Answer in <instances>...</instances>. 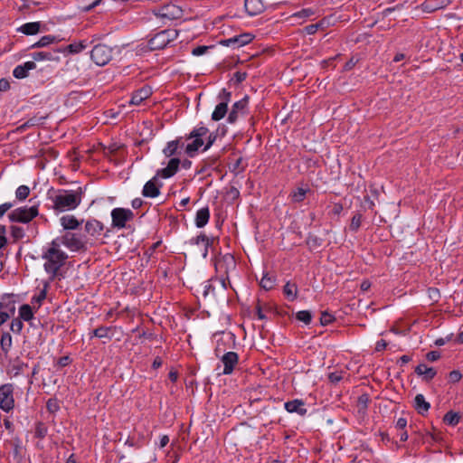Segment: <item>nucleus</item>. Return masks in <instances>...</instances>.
I'll return each mask as SVG.
<instances>
[{"instance_id": "f257e3e1", "label": "nucleus", "mask_w": 463, "mask_h": 463, "mask_svg": "<svg viewBox=\"0 0 463 463\" xmlns=\"http://www.w3.org/2000/svg\"><path fill=\"white\" fill-rule=\"evenodd\" d=\"M42 258L45 260L43 264L45 271L54 278L57 276L60 269L65 264L68 255L61 249L59 240L55 239L43 251Z\"/></svg>"}, {"instance_id": "f03ea898", "label": "nucleus", "mask_w": 463, "mask_h": 463, "mask_svg": "<svg viewBox=\"0 0 463 463\" xmlns=\"http://www.w3.org/2000/svg\"><path fill=\"white\" fill-rule=\"evenodd\" d=\"M51 200L52 209L56 213H63L76 209L81 202V192L73 190H60Z\"/></svg>"}, {"instance_id": "7ed1b4c3", "label": "nucleus", "mask_w": 463, "mask_h": 463, "mask_svg": "<svg viewBox=\"0 0 463 463\" xmlns=\"http://www.w3.org/2000/svg\"><path fill=\"white\" fill-rule=\"evenodd\" d=\"M57 239L71 251H86L88 249L89 238L82 233L68 232Z\"/></svg>"}, {"instance_id": "20e7f679", "label": "nucleus", "mask_w": 463, "mask_h": 463, "mask_svg": "<svg viewBox=\"0 0 463 463\" xmlns=\"http://www.w3.org/2000/svg\"><path fill=\"white\" fill-rule=\"evenodd\" d=\"M208 133L209 129L204 126H198L190 132L186 137V140H193L191 143H188L184 148L185 153L189 156H194L199 148L204 144L203 137Z\"/></svg>"}, {"instance_id": "39448f33", "label": "nucleus", "mask_w": 463, "mask_h": 463, "mask_svg": "<svg viewBox=\"0 0 463 463\" xmlns=\"http://www.w3.org/2000/svg\"><path fill=\"white\" fill-rule=\"evenodd\" d=\"M38 204L30 207L23 206L13 210L8 214L11 222L28 223L39 214Z\"/></svg>"}, {"instance_id": "423d86ee", "label": "nucleus", "mask_w": 463, "mask_h": 463, "mask_svg": "<svg viewBox=\"0 0 463 463\" xmlns=\"http://www.w3.org/2000/svg\"><path fill=\"white\" fill-rule=\"evenodd\" d=\"M214 266L216 271L222 275V284L225 288V280L228 279L229 272L235 269L236 260L232 254L227 253L216 257Z\"/></svg>"}, {"instance_id": "0eeeda50", "label": "nucleus", "mask_w": 463, "mask_h": 463, "mask_svg": "<svg viewBox=\"0 0 463 463\" xmlns=\"http://www.w3.org/2000/svg\"><path fill=\"white\" fill-rule=\"evenodd\" d=\"M176 35L177 33L171 30L161 31L148 41V47L150 50L164 49Z\"/></svg>"}, {"instance_id": "6e6552de", "label": "nucleus", "mask_w": 463, "mask_h": 463, "mask_svg": "<svg viewBox=\"0 0 463 463\" xmlns=\"http://www.w3.org/2000/svg\"><path fill=\"white\" fill-rule=\"evenodd\" d=\"M90 58L97 65L104 66L112 58V48L106 44H97L90 52Z\"/></svg>"}, {"instance_id": "1a4fd4ad", "label": "nucleus", "mask_w": 463, "mask_h": 463, "mask_svg": "<svg viewBox=\"0 0 463 463\" xmlns=\"http://www.w3.org/2000/svg\"><path fill=\"white\" fill-rule=\"evenodd\" d=\"M153 14L164 20H175L183 15V10L180 6L174 4H167L153 10Z\"/></svg>"}, {"instance_id": "9d476101", "label": "nucleus", "mask_w": 463, "mask_h": 463, "mask_svg": "<svg viewBox=\"0 0 463 463\" xmlns=\"http://www.w3.org/2000/svg\"><path fill=\"white\" fill-rule=\"evenodd\" d=\"M112 226L121 229L126 226L127 222L134 218L131 210L126 208H115L111 212Z\"/></svg>"}, {"instance_id": "9b49d317", "label": "nucleus", "mask_w": 463, "mask_h": 463, "mask_svg": "<svg viewBox=\"0 0 463 463\" xmlns=\"http://www.w3.org/2000/svg\"><path fill=\"white\" fill-rule=\"evenodd\" d=\"M14 388L12 384H3L0 386V408L5 411H10L14 406Z\"/></svg>"}, {"instance_id": "f8f14e48", "label": "nucleus", "mask_w": 463, "mask_h": 463, "mask_svg": "<svg viewBox=\"0 0 463 463\" xmlns=\"http://www.w3.org/2000/svg\"><path fill=\"white\" fill-rule=\"evenodd\" d=\"M180 164L181 160L178 157H172L165 167L157 171L156 176H160L164 179L174 176L177 173Z\"/></svg>"}, {"instance_id": "ddd939ff", "label": "nucleus", "mask_w": 463, "mask_h": 463, "mask_svg": "<svg viewBox=\"0 0 463 463\" xmlns=\"http://www.w3.org/2000/svg\"><path fill=\"white\" fill-rule=\"evenodd\" d=\"M253 40V36L250 33L239 34L226 40L222 41V44L224 46H231L233 48H239L248 44Z\"/></svg>"}, {"instance_id": "4468645a", "label": "nucleus", "mask_w": 463, "mask_h": 463, "mask_svg": "<svg viewBox=\"0 0 463 463\" xmlns=\"http://www.w3.org/2000/svg\"><path fill=\"white\" fill-rule=\"evenodd\" d=\"M221 361L224 365L222 373L231 374L239 362V355L235 352H227L222 356Z\"/></svg>"}, {"instance_id": "2eb2a0df", "label": "nucleus", "mask_w": 463, "mask_h": 463, "mask_svg": "<svg viewBox=\"0 0 463 463\" xmlns=\"http://www.w3.org/2000/svg\"><path fill=\"white\" fill-rule=\"evenodd\" d=\"M84 230L90 237L98 239L102 235L104 225L101 222L91 219L86 222Z\"/></svg>"}, {"instance_id": "dca6fc26", "label": "nucleus", "mask_w": 463, "mask_h": 463, "mask_svg": "<svg viewBox=\"0 0 463 463\" xmlns=\"http://www.w3.org/2000/svg\"><path fill=\"white\" fill-rule=\"evenodd\" d=\"M248 105V97H244L241 100L235 102L231 112L228 115V122L233 124L237 121L239 114H244Z\"/></svg>"}, {"instance_id": "f3484780", "label": "nucleus", "mask_w": 463, "mask_h": 463, "mask_svg": "<svg viewBox=\"0 0 463 463\" xmlns=\"http://www.w3.org/2000/svg\"><path fill=\"white\" fill-rule=\"evenodd\" d=\"M284 407L288 412L297 413L300 416L306 415L307 411L305 407V402L299 399L285 402Z\"/></svg>"}, {"instance_id": "a211bd4d", "label": "nucleus", "mask_w": 463, "mask_h": 463, "mask_svg": "<svg viewBox=\"0 0 463 463\" xmlns=\"http://www.w3.org/2000/svg\"><path fill=\"white\" fill-rule=\"evenodd\" d=\"M184 146L182 138H177L167 142L166 146L163 149V154L165 157H172L174 156L180 155L179 149Z\"/></svg>"}, {"instance_id": "6ab92c4d", "label": "nucleus", "mask_w": 463, "mask_h": 463, "mask_svg": "<svg viewBox=\"0 0 463 463\" xmlns=\"http://www.w3.org/2000/svg\"><path fill=\"white\" fill-rule=\"evenodd\" d=\"M142 194L145 197L155 198L160 194V188L156 184V176L147 181L142 190Z\"/></svg>"}, {"instance_id": "aec40b11", "label": "nucleus", "mask_w": 463, "mask_h": 463, "mask_svg": "<svg viewBox=\"0 0 463 463\" xmlns=\"http://www.w3.org/2000/svg\"><path fill=\"white\" fill-rule=\"evenodd\" d=\"M152 95V90L148 86H145L132 94L130 104L140 105L144 100Z\"/></svg>"}, {"instance_id": "412c9836", "label": "nucleus", "mask_w": 463, "mask_h": 463, "mask_svg": "<svg viewBox=\"0 0 463 463\" xmlns=\"http://www.w3.org/2000/svg\"><path fill=\"white\" fill-rule=\"evenodd\" d=\"M244 7L247 14L250 16L260 14L264 10V5L261 0H245Z\"/></svg>"}, {"instance_id": "4be33fe9", "label": "nucleus", "mask_w": 463, "mask_h": 463, "mask_svg": "<svg viewBox=\"0 0 463 463\" xmlns=\"http://www.w3.org/2000/svg\"><path fill=\"white\" fill-rule=\"evenodd\" d=\"M36 64L34 61H26L22 65L16 66L13 71V75L16 79H24L27 77L29 71L34 70Z\"/></svg>"}, {"instance_id": "5701e85b", "label": "nucleus", "mask_w": 463, "mask_h": 463, "mask_svg": "<svg viewBox=\"0 0 463 463\" xmlns=\"http://www.w3.org/2000/svg\"><path fill=\"white\" fill-rule=\"evenodd\" d=\"M415 373L418 375L422 376L423 380L426 381V382H429V381L432 380L436 376V374H437V372H436V370L433 367H428L424 364H419L415 368Z\"/></svg>"}, {"instance_id": "b1692460", "label": "nucleus", "mask_w": 463, "mask_h": 463, "mask_svg": "<svg viewBox=\"0 0 463 463\" xmlns=\"http://www.w3.org/2000/svg\"><path fill=\"white\" fill-rule=\"evenodd\" d=\"M0 310L13 316L15 312V301L12 296H4L0 302Z\"/></svg>"}, {"instance_id": "393cba45", "label": "nucleus", "mask_w": 463, "mask_h": 463, "mask_svg": "<svg viewBox=\"0 0 463 463\" xmlns=\"http://www.w3.org/2000/svg\"><path fill=\"white\" fill-rule=\"evenodd\" d=\"M430 403L422 394H417L414 398V408L418 413L424 415L430 409Z\"/></svg>"}, {"instance_id": "a878e982", "label": "nucleus", "mask_w": 463, "mask_h": 463, "mask_svg": "<svg viewBox=\"0 0 463 463\" xmlns=\"http://www.w3.org/2000/svg\"><path fill=\"white\" fill-rule=\"evenodd\" d=\"M210 218V211L208 207L201 208L197 211L196 216H195V225L198 228L204 227L207 222H209Z\"/></svg>"}, {"instance_id": "bb28decb", "label": "nucleus", "mask_w": 463, "mask_h": 463, "mask_svg": "<svg viewBox=\"0 0 463 463\" xmlns=\"http://www.w3.org/2000/svg\"><path fill=\"white\" fill-rule=\"evenodd\" d=\"M60 222L64 230H76L80 224L74 215H63Z\"/></svg>"}, {"instance_id": "cd10ccee", "label": "nucleus", "mask_w": 463, "mask_h": 463, "mask_svg": "<svg viewBox=\"0 0 463 463\" xmlns=\"http://www.w3.org/2000/svg\"><path fill=\"white\" fill-rule=\"evenodd\" d=\"M228 110L227 101L220 102L212 114V119L218 121L224 118Z\"/></svg>"}, {"instance_id": "c85d7f7f", "label": "nucleus", "mask_w": 463, "mask_h": 463, "mask_svg": "<svg viewBox=\"0 0 463 463\" xmlns=\"http://www.w3.org/2000/svg\"><path fill=\"white\" fill-rule=\"evenodd\" d=\"M329 25V20L327 18H324L320 20L318 23L312 24L307 25L304 30L306 33L307 34H314L316 33L319 29H324Z\"/></svg>"}, {"instance_id": "c756f323", "label": "nucleus", "mask_w": 463, "mask_h": 463, "mask_svg": "<svg viewBox=\"0 0 463 463\" xmlns=\"http://www.w3.org/2000/svg\"><path fill=\"white\" fill-rule=\"evenodd\" d=\"M283 293L289 301H294L298 297L297 285L288 281L283 287Z\"/></svg>"}, {"instance_id": "7c9ffc66", "label": "nucleus", "mask_w": 463, "mask_h": 463, "mask_svg": "<svg viewBox=\"0 0 463 463\" xmlns=\"http://www.w3.org/2000/svg\"><path fill=\"white\" fill-rule=\"evenodd\" d=\"M40 27L39 22L26 23L19 28V31L26 35H33L39 33Z\"/></svg>"}, {"instance_id": "2f4dec72", "label": "nucleus", "mask_w": 463, "mask_h": 463, "mask_svg": "<svg viewBox=\"0 0 463 463\" xmlns=\"http://www.w3.org/2000/svg\"><path fill=\"white\" fill-rule=\"evenodd\" d=\"M434 2H435V0H425V2L422 4L423 10L430 13L435 10L443 8L449 3V0H447L446 2L443 1L441 3H434Z\"/></svg>"}, {"instance_id": "473e14b6", "label": "nucleus", "mask_w": 463, "mask_h": 463, "mask_svg": "<svg viewBox=\"0 0 463 463\" xmlns=\"http://www.w3.org/2000/svg\"><path fill=\"white\" fill-rule=\"evenodd\" d=\"M32 57L33 59V61H58L59 60V57L58 56H55L53 52H33L32 54Z\"/></svg>"}, {"instance_id": "72a5a7b5", "label": "nucleus", "mask_w": 463, "mask_h": 463, "mask_svg": "<svg viewBox=\"0 0 463 463\" xmlns=\"http://www.w3.org/2000/svg\"><path fill=\"white\" fill-rule=\"evenodd\" d=\"M12 346V336L9 333H3L0 339V347L6 355Z\"/></svg>"}, {"instance_id": "f704fd0d", "label": "nucleus", "mask_w": 463, "mask_h": 463, "mask_svg": "<svg viewBox=\"0 0 463 463\" xmlns=\"http://www.w3.org/2000/svg\"><path fill=\"white\" fill-rule=\"evenodd\" d=\"M460 419L461 416L459 413L449 411L444 415L443 420L448 425L456 426Z\"/></svg>"}, {"instance_id": "c9c22d12", "label": "nucleus", "mask_w": 463, "mask_h": 463, "mask_svg": "<svg viewBox=\"0 0 463 463\" xmlns=\"http://www.w3.org/2000/svg\"><path fill=\"white\" fill-rule=\"evenodd\" d=\"M89 46V43L87 40H83L78 43H72L67 46V50L71 53H79L85 50Z\"/></svg>"}, {"instance_id": "e433bc0d", "label": "nucleus", "mask_w": 463, "mask_h": 463, "mask_svg": "<svg viewBox=\"0 0 463 463\" xmlns=\"http://www.w3.org/2000/svg\"><path fill=\"white\" fill-rule=\"evenodd\" d=\"M33 317V309L30 305L24 304L19 308V318L29 321Z\"/></svg>"}, {"instance_id": "4c0bfd02", "label": "nucleus", "mask_w": 463, "mask_h": 463, "mask_svg": "<svg viewBox=\"0 0 463 463\" xmlns=\"http://www.w3.org/2000/svg\"><path fill=\"white\" fill-rule=\"evenodd\" d=\"M308 191H309L308 189H304V188H301V187L297 188L295 191H293L291 193V199H292V201L294 203H300V202H302L305 199L306 194H307V193Z\"/></svg>"}, {"instance_id": "58836bf2", "label": "nucleus", "mask_w": 463, "mask_h": 463, "mask_svg": "<svg viewBox=\"0 0 463 463\" xmlns=\"http://www.w3.org/2000/svg\"><path fill=\"white\" fill-rule=\"evenodd\" d=\"M56 42V37L52 35H44L38 42L33 44L32 48L45 47L52 43Z\"/></svg>"}, {"instance_id": "ea45409f", "label": "nucleus", "mask_w": 463, "mask_h": 463, "mask_svg": "<svg viewBox=\"0 0 463 463\" xmlns=\"http://www.w3.org/2000/svg\"><path fill=\"white\" fill-rule=\"evenodd\" d=\"M260 285L265 290H269L275 285V279H274V277H271L269 274H265V275H263L262 279H260Z\"/></svg>"}, {"instance_id": "a19ab883", "label": "nucleus", "mask_w": 463, "mask_h": 463, "mask_svg": "<svg viewBox=\"0 0 463 463\" xmlns=\"http://www.w3.org/2000/svg\"><path fill=\"white\" fill-rule=\"evenodd\" d=\"M30 194V188L27 185H20L15 191V198L23 202L24 201Z\"/></svg>"}, {"instance_id": "79ce46f5", "label": "nucleus", "mask_w": 463, "mask_h": 463, "mask_svg": "<svg viewBox=\"0 0 463 463\" xmlns=\"http://www.w3.org/2000/svg\"><path fill=\"white\" fill-rule=\"evenodd\" d=\"M48 428L43 422H37L35 424L34 436L38 439H43L46 437Z\"/></svg>"}, {"instance_id": "37998d69", "label": "nucleus", "mask_w": 463, "mask_h": 463, "mask_svg": "<svg viewBox=\"0 0 463 463\" xmlns=\"http://www.w3.org/2000/svg\"><path fill=\"white\" fill-rule=\"evenodd\" d=\"M296 318L298 321H301V322L305 323L306 325H308L312 320V315H311L310 311L302 310V311H298L296 314Z\"/></svg>"}, {"instance_id": "c03bdc74", "label": "nucleus", "mask_w": 463, "mask_h": 463, "mask_svg": "<svg viewBox=\"0 0 463 463\" xmlns=\"http://www.w3.org/2000/svg\"><path fill=\"white\" fill-rule=\"evenodd\" d=\"M362 218H363V216L359 213H355L353 216V218L351 220L350 226H349V228H350V230L352 232H357L358 231V229L360 228L361 223H362Z\"/></svg>"}, {"instance_id": "a18cd8bd", "label": "nucleus", "mask_w": 463, "mask_h": 463, "mask_svg": "<svg viewBox=\"0 0 463 463\" xmlns=\"http://www.w3.org/2000/svg\"><path fill=\"white\" fill-rule=\"evenodd\" d=\"M10 232L14 240L18 241L24 237V230L20 226L13 225L10 227Z\"/></svg>"}, {"instance_id": "49530a36", "label": "nucleus", "mask_w": 463, "mask_h": 463, "mask_svg": "<svg viewBox=\"0 0 463 463\" xmlns=\"http://www.w3.org/2000/svg\"><path fill=\"white\" fill-rule=\"evenodd\" d=\"M46 409L49 412H56L60 409L58 400L55 398L49 399L46 402Z\"/></svg>"}, {"instance_id": "de8ad7c7", "label": "nucleus", "mask_w": 463, "mask_h": 463, "mask_svg": "<svg viewBox=\"0 0 463 463\" xmlns=\"http://www.w3.org/2000/svg\"><path fill=\"white\" fill-rule=\"evenodd\" d=\"M24 324L21 318L13 319L10 328L15 334H20L23 329Z\"/></svg>"}, {"instance_id": "09e8293b", "label": "nucleus", "mask_w": 463, "mask_h": 463, "mask_svg": "<svg viewBox=\"0 0 463 463\" xmlns=\"http://www.w3.org/2000/svg\"><path fill=\"white\" fill-rule=\"evenodd\" d=\"M194 243L196 244H199V243H204L205 244V252L203 254V256L205 257L206 254H207V248L210 246V244L213 242V241H210L209 238L204 235V234H201L199 236H197L196 238L194 239Z\"/></svg>"}, {"instance_id": "8fccbe9b", "label": "nucleus", "mask_w": 463, "mask_h": 463, "mask_svg": "<svg viewBox=\"0 0 463 463\" xmlns=\"http://www.w3.org/2000/svg\"><path fill=\"white\" fill-rule=\"evenodd\" d=\"M315 14L314 10L311 8H304L297 13H295L292 17L297 18H307Z\"/></svg>"}, {"instance_id": "3c124183", "label": "nucleus", "mask_w": 463, "mask_h": 463, "mask_svg": "<svg viewBox=\"0 0 463 463\" xmlns=\"http://www.w3.org/2000/svg\"><path fill=\"white\" fill-rule=\"evenodd\" d=\"M335 317L333 315L329 314L328 312L325 311L322 312L321 317H320V324L322 326H327L330 323L334 321Z\"/></svg>"}, {"instance_id": "603ef678", "label": "nucleus", "mask_w": 463, "mask_h": 463, "mask_svg": "<svg viewBox=\"0 0 463 463\" xmlns=\"http://www.w3.org/2000/svg\"><path fill=\"white\" fill-rule=\"evenodd\" d=\"M112 330L111 327L109 326H99L98 327V338H110L109 332Z\"/></svg>"}, {"instance_id": "864d4df0", "label": "nucleus", "mask_w": 463, "mask_h": 463, "mask_svg": "<svg viewBox=\"0 0 463 463\" xmlns=\"http://www.w3.org/2000/svg\"><path fill=\"white\" fill-rule=\"evenodd\" d=\"M208 137H207V141H206V144H205V146L203 148V151H206L208 150L213 145V143L215 142L216 138H217V134L214 133V132H209L208 133Z\"/></svg>"}, {"instance_id": "5fc2aeb1", "label": "nucleus", "mask_w": 463, "mask_h": 463, "mask_svg": "<svg viewBox=\"0 0 463 463\" xmlns=\"http://www.w3.org/2000/svg\"><path fill=\"white\" fill-rule=\"evenodd\" d=\"M14 203L7 202L0 204V219L8 212L12 207H14Z\"/></svg>"}, {"instance_id": "6e6d98bb", "label": "nucleus", "mask_w": 463, "mask_h": 463, "mask_svg": "<svg viewBox=\"0 0 463 463\" xmlns=\"http://www.w3.org/2000/svg\"><path fill=\"white\" fill-rule=\"evenodd\" d=\"M462 378V374L459 371L454 370L451 371L449 374V382L451 383H458Z\"/></svg>"}, {"instance_id": "4d7b16f0", "label": "nucleus", "mask_w": 463, "mask_h": 463, "mask_svg": "<svg viewBox=\"0 0 463 463\" xmlns=\"http://www.w3.org/2000/svg\"><path fill=\"white\" fill-rule=\"evenodd\" d=\"M328 378L331 383H337L343 379V373L341 372H333L329 373Z\"/></svg>"}, {"instance_id": "13d9d810", "label": "nucleus", "mask_w": 463, "mask_h": 463, "mask_svg": "<svg viewBox=\"0 0 463 463\" xmlns=\"http://www.w3.org/2000/svg\"><path fill=\"white\" fill-rule=\"evenodd\" d=\"M369 397L366 394H363L358 398V406L362 410H365L368 406Z\"/></svg>"}, {"instance_id": "bf43d9fd", "label": "nucleus", "mask_w": 463, "mask_h": 463, "mask_svg": "<svg viewBox=\"0 0 463 463\" xmlns=\"http://www.w3.org/2000/svg\"><path fill=\"white\" fill-rule=\"evenodd\" d=\"M208 48H209L208 46H204V45L197 46V47L193 49L192 54L194 55V56L203 55V54H204L206 52Z\"/></svg>"}, {"instance_id": "052dcab7", "label": "nucleus", "mask_w": 463, "mask_h": 463, "mask_svg": "<svg viewBox=\"0 0 463 463\" xmlns=\"http://www.w3.org/2000/svg\"><path fill=\"white\" fill-rule=\"evenodd\" d=\"M427 359L430 362H435L440 357V354L438 351H430L426 355Z\"/></svg>"}, {"instance_id": "680f3d73", "label": "nucleus", "mask_w": 463, "mask_h": 463, "mask_svg": "<svg viewBox=\"0 0 463 463\" xmlns=\"http://www.w3.org/2000/svg\"><path fill=\"white\" fill-rule=\"evenodd\" d=\"M234 78L237 82H242L247 78V73L243 71H236L234 73Z\"/></svg>"}, {"instance_id": "e2e57ef3", "label": "nucleus", "mask_w": 463, "mask_h": 463, "mask_svg": "<svg viewBox=\"0 0 463 463\" xmlns=\"http://www.w3.org/2000/svg\"><path fill=\"white\" fill-rule=\"evenodd\" d=\"M386 346H387V342L383 339H381L376 343L375 350L377 352H381V351L384 350L386 348Z\"/></svg>"}, {"instance_id": "0e129e2a", "label": "nucleus", "mask_w": 463, "mask_h": 463, "mask_svg": "<svg viewBox=\"0 0 463 463\" xmlns=\"http://www.w3.org/2000/svg\"><path fill=\"white\" fill-rule=\"evenodd\" d=\"M71 363V359L69 356H62V357H60L59 360H58V364L61 366V367H65L67 366L69 364Z\"/></svg>"}, {"instance_id": "69168bd1", "label": "nucleus", "mask_w": 463, "mask_h": 463, "mask_svg": "<svg viewBox=\"0 0 463 463\" xmlns=\"http://www.w3.org/2000/svg\"><path fill=\"white\" fill-rule=\"evenodd\" d=\"M407 425V420L405 418H399L396 421V428L404 430Z\"/></svg>"}, {"instance_id": "338daca9", "label": "nucleus", "mask_w": 463, "mask_h": 463, "mask_svg": "<svg viewBox=\"0 0 463 463\" xmlns=\"http://www.w3.org/2000/svg\"><path fill=\"white\" fill-rule=\"evenodd\" d=\"M12 316L8 313L0 310V326L5 324Z\"/></svg>"}, {"instance_id": "774afa93", "label": "nucleus", "mask_w": 463, "mask_h": 463, "mask_svg": "<svg viewBox=\"0 0 463 463\" xmlns=\"http://www.w3.org/2000/svg\"><path fill=\"white\" fill-rule=\"evenodd\" d=\"M10 88L9 81L5 79L0 80V90H6Z\"/></svg>"}]
</instances>
